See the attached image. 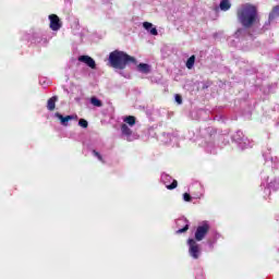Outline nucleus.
Masks as SVG:
<instances>
[{
	"mask_svg": "<svg viewBox=\"0 0 279 279\" xmlns=\"http://www.w3.org/2000/svg\"><path fill=\"white\" fill-rule=\"evenodd\" d=\"M279 17V5L272 8L271 12L269 13V21H274L275 19Z\"/></svg>",
	"mask_w": 279,
	"mask_h": 279,
	"instance_id": "obj_12",
	"label": "nucleus"
},
{
	"mask_svg": "<svg viewBox=\"0 0 279 279\" xmlns=\"http://www.w3.org/2000/svg\"><path fill=\"white\" fill-rule=\"evenodd\" d=\"M49 21H50V29H52V32H58L62 28V22L60 21V17L56 14H50L49 15Z\"/></svg>",
	"mask_w": 279,
	"mask_h": 279,
	"instance_id": "obj_5",
	"label": "nucleus"
},
{
	"mask_svg": "<svg viewBox=\"0 0 279 279\" xmlns=\"http://www.w3.org/2000/svg\"><path fill=\"white\" fill-rule=\"evenodd\" d=\"M210 232V225L207 221L202 222L196 227V231L194 233V241H204L208 233Z\"/></svg>",
	"mask_w": 279,
	"mask_h": 279,
	"instance_id": "obj_3",
	"label": "nucleus"
},
{
	"mask_svg": "<svg viewBox=\"0 0 279 279\" xmlns=\"http://www.w3.org/2000/svg\"><path fill=\"white\" fill-rule=\"evenodd\" d=\"M124 123H128V125H130L131 128H133V125H136V117L134 116H129L124 119Z\"/></svg>",
	"mask_w": 279,
	"mask_h": 279,
	"instance_id": "obj_14",
	"label": "nucleus"
},
{
	"mask_svg": "<svg viewBox=\"0 0 279 279\" xmlns=\"http://www.w3.org/2000/svg\"><path fill=\"white\" fill-rule=\"evenodd\" d=\"M93 155L96 156V158H98L100 162H104V157L101 156V154H99V151L93 150Z\"/></svg>",
	"mask_w": 279,
	"mask_h": 279,
	"instance_id": "obj_19",
	"label": "nucleus"
},
{
	"mask_svg": "<svg viewBox=\"0 0 279 279\" xmlns=\"http://www.w3.org/2000/svg\"><path fill=\"white\" fill-rule=\"evenodd\" d=\"M183 199H184V202H192L193 197H191V194L184 193L183 194Z\"/></svg>",
	"mask_w": 279,
	"mask_h": 279,
	"instance_id": "obj_21",
	"label": "nucleus"
},
{
	"mask_svg": "<svg viewBox=\"0 0 279 279\" xmlns=\"http://www.w3.org/2000/svg\"><path fill=\"white\" fill-rule=\"evenodd\" d=\"M137 70L140 71V73H145V74H147V73H149V71H151V69L149 68V64H147V63H140L137 65Z\"/></svg>",
	"mask_w": 279,
	"mask_h": 279,
	"instance_id": "obj_11",
	"label": "nucleus"
},
{
	"mask_svg": "<svg viewBox=\"0 0 279 279\" xmlns=\"http://www.w3.org/2000/svg\"><path fill=\"white\" fill-rule=\"evenodd\" d=\"M189 245V254L194 260H197L202 254V250L199 248V244H197V241L195 239H189L187 240Z\"/></svg>",
	"mask_w": 279,
	"mask_h": 279,
	"instance_id": "obj_4",
	"label": "nucleus"
},
{
	"mask_svg": "<svg viewBox=\"0 0 279 279\" xmlns=\"http://www.w3.org/2000/svg\"><path fill=\"white\" fill-rule=\"evenodd\" d=\"M175 101L177 104H182V96H180L179 94L175 95Z\"/></svg>",
	"mask_w": 279,
	"mask_h": 279,
	"instance_id": "obj_22",
	"label": "nucleus"
},
{
	"mask_svg": "<svg viewBox=\"0 0 279 279\" xmlns=\"http://www.w3.org/2000/svg\"><path fill=\"white\" fill-rule=\"evenodd\" d=\"M143 27H144V29H146V32H149V34H151V36H158V29L156 27H154V24H151L149 22H144Z\"/></svg>",
	"mask_w": 279,
	"mask_h": 279,
	"instance_id": "obj_7",
	"label": "nucleus"
},
{
	"mask_svg": "<svg viewBox=\"0 0 279 279\" xmlns=\"http://www.w3.org/2000/svg\"><path fill=\"white\" fill-rule=\"evenodd\" d=\"M78 62H83V64H86V66H89V69H97V63L93 57L86 54L81 56L78 57Z\"/></svg>",
	"mask_w": 279,
	"mask_h": 279,
	"instance_id": "obj_6",
	"label": "nucleus"
},
{
	"mask_svg": "<svg viewBox=\"0 0 279 279\" xmlns=\"http://www.w3.org/2000/svg\"><path fill=\"white\" fill-rule=\"evenodd\" d=\"M121 132L124 136H132V129L128 126V124L121 125Z\"/></svg>",
	"mask_w": 279,
	"mask_h": 279,
	"instance_id": "obj_13",
	"label": "nucleus"
},
{
	"mask_svg": "<svg viewBox=\"0 0 279 279\" xmlns=\"http://www.w3.org/2000/svg\"><path fill=\"white\" fill-rule=\"evenodd\" d=\"M236 16L242 27L248 29L254 23H258V9L250 3L243 4L236 10Z\"/></svg>",
	"mask_w": 279,
	"mask_h": 279,
	"instance_id": "obj_1",
	"label": "nucleus"
},
{
	"mask_svg": "<svg viewBox=\"0 0 279 279\" xmlns=\"http://www.w3.org/2000/svg\"><path fill=\"white\" fill-rule=\"evenodd\" d=\"M56 117L61 121V123L64 125V126H66V125H69V121H73V116H66V117H64V116H62V114H60V113H56Z\"/></svg>",
	"mask_w": 279,
	"mask_h": 279,
	"instance_id": "obj_8",
	"label": "nucleus"
},
{
	"mask_svg": "<svg viewBox=\"0 0 279 279\" xmlns=\"http://www.w3.org/2000/svg\"><path fill=\"white\" fill-rule=\"evenodd\" d=\"M128 64H136V58L121 50H113L109 53V66L123 71Z\"/></svg>",
	"mask_w": 279,
	"mask_h": 279,
	"instance_id": "obj_2",
	"label": "nucleus"
},
{
	"mask_svg": "<svg viewBox=\"0 0 279 279\" xmlns=\"http://www.w3.org/2000/svg\"><path fill=\"white\" fill-rule=\"evenodd\" d=\"M239 32H241V28L236 31L238 34H239Z\"/></svg>",
	"mask_w": 279,
	"mask_h": 279,
	"instance_id": "obj_23",
	"label": "nucleus"
},
{
	"mask_svg": "<svg viewBox=\"0 0 279 279\" xmlns=\"http://www.w3.org/2000/svg\"><path fill=\"white\" fill-rule=\"evenodd\" d=\"M166 189H168V191H173V189H178V180H173L170 185H166Z\"/></svg>",
	"mask_w": 279,
	"mask_h": 279,
	"instance_id": "obj_17",
	"label": "nucleus"
},
{
	"mask_svg": "<svg viewBox=\"0 0 279 279\" xmlns=\"http://www.w3.org/2000/svg\"><path fill=\"white\" fill-rule=\"evenodd\" d=\"M90 104H92V106H95L96 108H101V106H104V102H101V100L98 99L97 97H92Z\"/></svg>",
	"mask_w": 279,
	"mask_h": 279,
	"instance_id": "obj_16",
	"label": "nucleus"
},
{
	"mask_svg": "<svg viewBox=\"0 0 279 279\" xmlns=\"http://www.w3.org/2000/svg\"><path fill=\"white\" fill-rule=\"evenodd\" d=\"M230 8H232L230 0H221L220 1V10H222V12H228V10H230Z\"/></svg>",
	"mask_w": 279,
	"mask_h": 279,
	"instance_id": "obj_10",
	"label": "nucleus"
},
{
	"mask_svg": "<svg viewBox=\"0 0 279 279\" xmlns=\"http://www.w3.org/2000/svg\"><path fill=\"white\" fill-rule=\"evenodd\" d=\"M187 231H189V225H185L184 228L179 229L177 231V234H182V233L187 232Z\"/></svg>",
	"mask_w": 279,
	"mask_h": 279,
	"instance_id": "obj_20",
	"label": "nucleus"
},
{
	"mask_svg": "<svg viewBox=\"0 0 279 279\" xmlns=\"http://www.w3.org/2000/svg\"><path fill=\"white\" fill-rule=\"evenodd\" d=\"M56 101H58V96H52L48 99L47 109L50 110V112H53V110H56Z\"/></svg>",
	"mask_w": 279,
	"mask_h": 279,
	"instance_id": "obj_9",
	"label": "nucleus"
},
{
	"mask_svg": "<svg viewBox=\"0 0 279 279\" xmlns=\"http://www.w3.org/2000/svg\"><path fill=\"white\" fill-rule=\"evenodd\" d=\"M186 69H193L195 66V54L191 56L186 63H185Z\"/></svg>",
	"mask_w": 279,
	"mask_h": 279,
	"instance_id": "obj_15",
	"label": "nucleus"
},
{
	"mask_svg": "<svg viewBox=\"0 0 279 279\" xmlns=\"http://www.w3.org/2000/svg\"><path fill=\"white\" fill-rule=\"evenodd\" d=\"M78 125H80L81 128L86 129V128H88V121H86L85 119H81V120L78 121Z\"/></svg>",
	"mask_w": 279,
	"mask_h": 279,
	"instance_id": "obj_18",
	"label": "nucleus"
}]
</instances>
